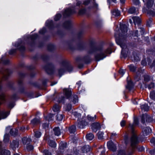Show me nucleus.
<instances>
[{
  "mask_svg": "<svg viewBox=\"0 0 155 155\" xmlns=\"http://www.w3.org/2000/svg\"><path fill=\"white\" fill-rule=\"evenodd\" d=\"M89 43L90 48L87 51L88 54H92L97 52H100L95 55V58L96 61H99L103 59L107 56V54H110L111 53V50L110 48L104 50L101 46H96L95 41L93 39H90Z\"/></svg>",
  "mask_w": 155,
  "mask_h": 155,
  "instance_id": "obj_1",
  "label": "nucleus"
},
{
  "mask_svg": "<svg viewBox=\"0 0 155 155\" xmlns=\"http://www.w3.org/2000/svg\"><path fill=\"white\" fill-rule=\"evenodd\" d=\"M73 69L72 66L68 61L63 60L61 63L60 68L58 69V74L61 77L66 71L71 72Z\"/></svg>",
  "mask_w": 155,
  "mask_h": 155,
  "instance_id": "obj_2",
  "label": "nucleus"
},
{
  "mask_svg": "<svg viewBox=\"0 0 155 155\" xmlns=\"http://www.w3.org/2000/svg\"><path fill=\"white\" fill-rule=\"evenodd\" d=\"M46 72L49 74H51L53 73L54 66L52 63H47L44 67Z\"/></svg>",
  "mask_w": 155,
  "mask_h": 155,
  "instance_id": "obj_3",
  "label": "nucleus"
},
{
  "mask_svg": "<svg viewBox=\"0 0 155 155\" xmlns=\"http://www.w3.org/2000/svg\"><path fill=\"white\" fill-rule=\"evenodd\" d=\"M76 60L77 62H82L86 63H89L91 61L90 57L88 55H85L82 57H77Z\"/></svg>",
  "mask_w": 155,
  "mask_h": 155,
  "instance_id": "obj_4",
  "label": "nucleus"
},
{
  "mask_svg": "<svg viewBox=\"0 0 155 155\" xmlns=\"http://www.w3.org/2000/svg\"><path fill=\"white\" fill-rule=\"evenodd\" d=\"M117 42L118 44L120 46V47L122 48L121 52V54H122L124 53V51H127V50H126L127 46L125 45V43L124 42V41H122V40H121L120 38V39L118 40L117 41Z\"/></svg>",
  "mask_w": 155,
  "mask_h": 155,
  "instance_id": "obj_5",
  "label": "nucleus"
},
{
  "mask_svg": "<svg viewBox=\"0 0 155 155\" xmlns=\"http://www.w3.org/2000/svg\"><path fill=\"white\" fill-rule=\"evenodd\" d=\"M145 120L146 122L148 123L150 122L153 120L152 118L146 114H143L141 118L142 123L143 124L145 122Z\"/></svg>",
  "mask_w": 155,
  "mask_h": 155,
  "instance_id": "obj_6",
  "label": "nucleus"
},
{
  "mask_svg": "<svg viewBox=\"0 0 155 155\" xmlns=\"http://www.w3.org/2000/svg\"><path fill=\"white\" fill-rule=\"evenodd\" d=\"M91 126L92 130L95 133L101 128V125L98 122L93 123L91 125Z\"/></svg>",
  "mask_w": 155,
  "mask_h": 155,
  "instance_id": "obj_7",
  "label": "nucleus"
},
{
  "mask_svg": "<svg viewBox=\"0 0 155 155\" xmlns=\"http://www.w3.org/2000/svg\"><path fill=\"white\" fill-rule=\"evenodd\" d=\"M76 11L74 10L68 8L65 10L64 12L63 13V15L64 16L66 17L72 15Z\"/></svg>",
  "mask_w": 155,
  "mask_h": 155,
  "instance_id": "obj_8",
  "label": "nucleus"
},
{
  "mask_svg": "<svg viewBox=\"0 0 155 155\" xmlns=\"http://www.w3.org/2000/svg\"><path fill=\"white\" fill-rule=\"evenodd\" d=\"M2 143L0 142V155H11V153L9 151L2 148Z\"/></svg>",
  "mask_w": 155,
  "mask_h": 155,
  "instance_id": "obj_9",
  "label": "nucleus"
},
{
  "mask_svg": "<svg viewBox=\"0 0 155 155\" xmlns=\"http://www.w3.org/2000/svg\"><path fill=\"white\" fill-rule=\"evenodd\" d=\"M19 142L18 140H14L10 143V147L14 150H15L19 146Z\"/></svg>",
  "mask_w": 155,
  "mask_h": 155,
  "instance_id": "obj_10",
  "label": "nucleus"
},
{
  "mask_svg": "<svg viewBox=\"0 0 155 155\" xmlns=\"http://www.w3.org/2000/svg\"><path fill=\"white\" fill-rule=\"evenodd\" d=\"M120 30L122 32V33L123 34V38H125V33L127 32V26L125 24H122L120 25Z\"/></svg>",
  "mask_w": 155,
  "mask_h": 155,
  "instance_id": "obj_11",
  "label": "nucleus"
},
{
  "mask_svg": "<svg viewBox=\"0 0 155 155\" xmlns=\"http://www.w3.org/2000/svg\"><path fill=\"white\" fill-rule=\"evenodd\" d=\"M108 148L111 150L114 151L116 149V147L115 144L112 141H110L107 143Z\"/></svg>",
  "mask_w": 155,
  "mask_h": 155,
  "instance_id": "obj_12",
  "label": "nucleus"
},
{
  "mask_svg": "<svg viewBox=\"0 0 155 155\" xmlns=\"http://www.w3.org/2000/svg\"><path fill=\"white\" fill-rule=\"evenodd\" d=\"M11 73V71L8 69H4L2 72V73L3 75V77L5 79L7 78L8 76Z\"/></svg>",
  "mask_w": 155,
  "mask_h": 155,
  "instance_id": "obj_13",
  "label": "nucleus"
},
{
  "mask_svg": "<svg viewBox=\"0 0 155 155\" xmlns=\"http://www.w3.org/2000/svg\"><path fill=\"white\" fill-rule=\"evenodd\" d=\"M134 84L130 79L129 78L127 79V85L126 86L127 89L130 91L134 87Z\"/></svg>",
  "mask_w": 155,
  "mask_h": 155,
  "instance_id": "obj_14",
  "label": "nucleus"
},
{
  "mask_svg": "<svg viewBox=\"0 0 155 155\" xmlns=\"http://www.w3.org/2000/svg\"><path fill=\"white\" fill-rule=\"evenodd\" d=\"M144 82L147 86L146 83L149 81H151L153 80L152 78L149 75L145 74L143 75Z\"/></svg>",
  "mask_w": 155,
  "mask_h": 155,
  "instance_id": "obj_15",
  "label": "nucleus"
},
{
  "mask_svg": "<svg viewBox=\"0 0 155 155\" xmlns=\"http://www.w3.org/2000/svg\"><path fill=\"white\" fill-rule=\"evenodd\" d=\"M22 143L24 145H27L30 144L31 140L30 138L24 137L22 138Z\"/></svg>",
  "mask_w": 155,
  "mask_h": 155,
  "instance_id": "obj_16",
  "label": "nucleus"
},
{
  "mask_svg": "<svg viewBox=\"0 0 155 155\" xmlns=\"http://www.w3.org/2000/svg\"><path fill=\"white\" fill-rule=\"evenodd\" d=\"M15 47L18 48V49L20 51H22L25 50V48L23 46L22 42L18 43L15 44Z\"/></svg>",
  "mask_w": 155,
  "mask_h": 155,
  "instance_id": "obj_17",
  "label": "nucleus"
},
{
  "mask_svg": "<svg viewBox=\"0 0 155 155\" xmlns=\"http://www.w3.org/2000/svg\"><path fill=\"white\" fill-rule=\"evenodd\" d=\"M86 125H87V123L84 120H83L78 122L77 126L79 128H83Z\"/></svg>",
  "mask_w": 155,
  "mask_h": 155,
  "instance_id": "obj_18",
  "label": "nucleus"
},
{
  "mask_svg": "<svg viewBox=\"0 0 155 155\" xmlns=\"http://www.w3.org/2000/svg\"><path fill=\"white\" fill-rule=\"evenodd\" d=\"M91 149V147L88 145H86L82 147L81 150L83 153H87L90 151Z\"/></svg>",
  "mask_w": 155,
  "mask_h": 155,
  "instance_id": "obj_19",
  "label": "nucleus"
},
{
  "mask_svg": "<svg viewBox=\"0 0 155 155\" xmlns=\"http://www.w3.org/2000/svg\"><path fill=\"white\" fill-rule=\"evenodd\" d=\"M65 95L67 98H68L71 95V91L69 89L65 88L63 90Z\"/></svg>",
  "mask_w": 155,
  "mask_h": 155,
  "instance_id": "obj_20",
  "label": "nucleus"
},
{
  "mask_svg": "<svg viewBox=\"0 0 155 155\" xmlns=\"http://www.w3.org/2000/svg\"><path fill=\"white\" fill-rule=\"evenodd\" d=\"M143 135L145 136L149 135L151 132V130L149 127H146L143 130Z\"/></svg>",
  "mask_w": 155,
  "mask_h": 155,
  "instance_id": "obj_21",
  "label": "nucleus"
},
{
  "mask_svg": "<svg viewBox=\"0 0 155 155\" xmlns=\"http://www.w3.org/2000/svg\"><path fill=\"white\" fill-rule=\"evenodd\" d=\"M132 60L134 62H137L140 60L139 57L136 52H134L133 53V56L131 58Z\"/></svg>",
  "mask_w": 155,
  "mask_h": 155,
  "instance_id": "obj_22",
  "label": "nucleus"
},
{
  "mask_svg": "<svg viewBox=\"0 0 155 155\" xmlns=\"http://www.w3.org/2000/svg\"><path fill=\"white\" fill-rule=\"evenodd\" d=\"M38 37V35L37 34H34L33 35L31 36L28 39V40H31V43H30V45L32 46L34 43V40L35 39Z\"/></svg>",
  "mask_w": 155,
  "mask_h": 155,
  "instance_id": "obj_23",
  "label": "nucleus"
},
{
  "mask_svg": "<svg viewBox=\"0 0 155 155\" xmlns=\"http://www.w3.org/2000/svg\"><path fill=\"white\" fill-rule=\"evenodd\" d=\"M71 25V22L70 20L65 21L63 24V26L66 29L69 28Z\"/></svg>",
  "mask_w": 155,
  "mask_h": 155,
  "instance_id": "obj_24",
  "label": "nucleus"
},
{
  "mask_svg": "<svg viewBox=\"0 0 155 155\" xmlns=\"http://www.w3.org/2000/svg\"><path fill=\"white\" fill-rule=\"evenodd\" d=\"M132 18L135 25L136 24H137L138 25L140 23L141 19L139 17L137 16L133 17Z\"/></svg>",
  "mask_w": 155,
  "mask_h": 155,
  "instance_id": "obj_25",
  "label": "nucleus"
},
{
  "mask_svg": "<svg viewBox=\"0 0 155 155\" xmlns=\"http://www.w3.org/2000/svg\"><path fill=\"white\" fill-rule=\"evenodd\" d=\"M141 109L142 111H147L149 110V107L147 104H144L141 105Z\"/></svg>",
  "mask_w": 155,
  "mask_h": 155,
  "instance_id": "obj_26",
  "label": "nucleus"
},
{
  "mask_svg": "<svg viewBox=\"0 0 155 155\" xmlns=\"http://www.w3.org/2000/svg\"><path fill=\"white\" fill-rule=\"evenodd\" d=\"M138 10H136L135 8L134 7H132L130 8L128 10V12L130 14L136 13L137 14L138 13Z\"/></svg>",
  "mask_w": 155,
  "mask_h": 155,
  "instance_id": "obj_27",
  "label": "nucleus"
},
{
  "mask_svg": "<svg viewBox=\"0 0 155 155\" xmlns=\"http://www.w3.org/2000/svg\"><path fill=\"white\" fill-rule=\"evenodd\" d=\"M53 130L54 131V134L55 135L58 136L60 134V130L59 127H55L53 129Z\"/></svg>",
  "mask_w": 155,
  "mask_h": 155,
  "instance_id": "obj_28",
  "label": "nucleus"
},
{
  "mask_svg": "<svg viewBox=\"0 0 155 155\" xmlns=\"http://www.w3.org/2000/svg\"><path fill=\"white\" fill-rule=\"evenodd\" d=\"M94 135L91 133L87 134L86 136V139L89 140H92L94 138Z\"/></svg>",
  "mask_w": 155,
  "mask_h": 155,
  "instance_id": "obj_29",
  "label": "nucleus"
},
{
  "mask_svg": "<svg viewBox=\"0 0 155 155\" xmlns=\"http://www.w3.org/2000/svg\"><path fill=\"white\" fill-rule=\"evenodd\" d=\"M20 78L18 80V84L19 85H21L22 84V80L21 78L24 77L25 74L24 73H20L19 74Z\"/></svg>",
  "mask_w": 155,
  "mask_h": 155,
  "instance_id": "obj_30",
  "label": "nucleus"
},
{
  "mask_svg": "<svg viewBox=\"0 0 155 155\" xmlns=\"http://www.w3.org/2000/svg\"><path fill=\"white\" fill-rule=\"evenodd\" d=\"M154 2L153 0H148L147 3V6L148 8H150L152 7Z\"/></svg>",
  "mask_w": 155,
  "mask_h": 155,
  "instance_id": "obj_31",
  "label": "nucleus"
},
{
  "mask_svg": "<svg viewBox=\"0 0 155 155\" xmlns=\"http://www.w3.org/2000/svg\"><path fill=\"white\" fill-rule=\"evenodd\" d=\"M39 122L40 120L39 119L37 118H35L31 121V124L34 126L39 124Z\"/></svg>",
  "mask_w": 155,
  "mask_h": 155,
  "instance_id": "obj_32",
  "label": "nucleus"
},
{
  "mask_svg": "<svg viewBox=\"0 0 155 155\" xmlns=\"http://www.w3.org/2000/svg\"><path fill=\"white\" fill-rule=\"evenodd\" d=\"M48 144L50 146L52 147L55 148L56 146V144L55 142L53 140H49L48 141Z\"/></svg>",
  "mask_w": 155,
  "mask_h": 155,
  "instance_id": "obj_33",
  "label": "nucleus"
},
{
  "mask_svg": "<svg viewBox=\"0 0 155 155\" xmlns=\"http://www.w3.org/2000/svg\"><path fill=\"white\" fill-rule=\"evenodd\" d=\"M67 143H66L61 142L59 144V149L60 150H64L66 147Z\"/></svg>",
  "mask_w": 155,
  "mask_h": 155,
  "instance_id": "obj_34",
  "label": "nucleus"
},
{
  "mask_svg": "<svg viewBox=\"0 0 155 155\" xmlns=\"http://www.w3.org/2000/svg\"><path fill=\"white\" fill-rule=\"evenodd\" d=\"M18 131L17 129H11L10 132V134L13 136H15L18 133Z\"/></svg>",
  "mask_w": 155,
  "mask_h": 155,
  "instance_id": "obj_35",
  "label": "nucleus"
},
{
  "mask_svg": "<svg viewBox=\"0 0 155 155\" xmlns=\"http://www.w3.org/2000/svg\"><path fill=\"white\" fill-rule=\"evenodd\" d=\"M77 48L79 50H83L84 48V46L83 43L81 42L78 44L77 45Z\"/></svg>",
  "mask_w": 155,
  "mask_h": 155,
  "instance_id": "obj_36",
  "label": "nucleus"
},
{
  "mask_svg": "<svg viewBox=\"0 0 155 155\" xmlns=\"http://www.w3.org/2000/svg\"><path fill=\"white\" fill-rule=\"evenodd\" d=\"M76 127L75 125H73L69 128V132L71 133H74L76 131Z\"/></svg>",
  "mask_w": 155,
  "mask_h": 155,
  "instance_id": "obj_37",
  "label": "nucleus"
},
{
  "mask_svg": "<svg viewBox=\"0 0 155 155\" xmlns=\"http://www.w3.org/2000/svg\"><path fill=\"white\" fill-rule=\"evenodd\" d=\"M104 133L101 131H99L97 134V137L99 140H102L104 139L103 138Z\"/></svg>",
  "mask_w": 155,
  "mask_h": 155,
  "instance_id": "obj_38",
  "label": "nucleus"
},
{
  "mask_svg": "<svg viewBox=\"0 0 155 155\" xmlns=\"http://www.w3.org/2000/svg\"><path fill=\"white\" fill-rule=\"evenodd\" d=\"M46 25L50 29H51L53 27V22L52 21H47L46 23Z\"/></svg>",
  "mask_w": 155,
  "mask_h": 155,
  "instance_id": "obj_39",
  "label": "nucleus"
},
{
  "mask_svg": "<svg viewBox=\"0 0 155 155\" xmlns=\"http://www.w3.org/2000/svg\"><path fill=\"white\" fill-rule=\"evenodd\" d=\"M143 71L141 70L140 69H138V72H137V80H138L140 79V75L139 73H143Z\"/></svg>",
  "mask_w": 155,
  "mask_h": 155,
  "instance_id": "obj_40",
  "label": "nucleus"
},
{
  "mask_svg": "<svg viewBox=\"0 0 155 155\" xmlns=\"http://www.w3.org/2000/svg\"><path fill=\"white\" fill-rule=\"evenodd\" d=\"M9 136L8 134H6L5 135L3 141L5 143H7L9 142Z\"/></svg>",
  "mask_w": 155,
  "mask_h": 155,
  "instance_id": "obj_41",
  "label": "nucleus"
},
{
  "mask_svg": "<svg viewBox=\"0 0 155 155\" xmlns=\"http://www.w3.org/2000/svg\"><path fill=\"white\" fill-rule=\"evenodd\" d=\"M60 106L57 104H55L53 108V110L54 112H57L60 110Z\"/></svg>",
  "mask_w": 155,
  "mask_h": 155,
  "instance_id": "obj_42",
  "label": "nucleus"
},
{
  "mask_svg": "<svg viewBox=\"0 0 155 155\" xmlns=\"http://www.w3.org/2000/svg\"><path fill=\"white\" fill-rule=\"evenodd\" d=\"M113 15L115 16H118L120 15V12L118 10L115 9L113 12Z\"/></svg>",
  "mask_w": 155,
  "mask_h": 155,
  "instance_id": "obj_43",
  "label": "nucleus"
},
{
  "mask_svg": "<svg viewBox=\"0 0 155 155\" xmlns=\"http://www.w3.org/2000/svg\"><path fill=\"white\" fill-rule=\"evenodd\" d=\"M63 45L64 46L71 48V43L70 41H65L63 42Z\"/></svg>",
  "mask_w": 155,
  "mask_h": 155,
  "instance_id": "obj_44",
  "label": "nucleus"
},
{
  "mask_svg": "<svg viewBox=\"0 0 155 155\" xmlns=\"http://www.w3.org/2000/svg\"><path fill=\"white\" fill-rule=\"evenodd\" d=\"M1 62L4 64H8L9 62L8 60H5L3 57L1 59Z\"/></svg>",
  "mask_w": 155,
  "mask_h": 155,
  "instance_id": "obj_45",
  "label": "nucleus"
},
{
  "mask_svg": "<svg viewBox=\"0 0 155 155\" xmlns=\"http://www.w3.org/2000/svg\"><path fill=\"white\" fill-rule=\"evenodd\" d=\"M96 115H95L93 117L90 116V115H88L87 116L88 120L91 121H94L96 119Z\"/></svg>",
  "mask_w": 155,
  "mask_h": 155,
  "instance_id": "obj_46",
  "label": "nucleus"
},
{
  "mask_svg": "<svg viewBox=\"0 0 155 155\" xmlns=\"http://www.w3.org/2000/svg\"><path fill=\"white\" fill-rule=\"evenodd\" d=\"M129 67L130 70L133 72H135L137 69L136 67L132 65H130Z\"/></svg>",
  "mask_w": 155,
  "mask_h": 155,
  "instance_id": "obj_47",
  "label": "nucleus"
},
{
  "mask_svg": "<svg viewBox=\"0 0 155 155\" xmlns=\"http://www.w3.org/2000/svg\"><path fill=\"white\" fill-rule=\"evenodd\" d=\"M54 115L51 114H49L46 117V120L49 121L52 120V117H53Z\"/></svg>",
  "mask_w": 155,
  "mask_h": 155,
  "instance_id": "obj_48",
  "label": "nucleus"
},
{
  "mask_svg": "<svg viewBox=\"0 0 155 155\" xmlns=\"http://www.w3.org/2000/svg\"><path fill=\"white\" fill-rule=\"evenodd\" d=\"M54 48V46L52 44H49L48 46V50L50 51H52Z\"/></svg>",
  "mask_w": 155,
  "mask_h": 155,
  "instance_id": "obj_49",
  "label": "nucleus"
},
{
  "mask_svg": "<svg viewBox=\"0 0 155 155\" xmlns=\"http://www.w3.org/2000/svg\"><path fill=\"white\" fill-rule=\"evenodd\" d=\"M57 119L58 121H61L63 119V117L62 114H58L56 115Z\"/></svg>",
  "mask_w": 155,
  "mask_h": 155,
  "instance_id": "obj_50",
  "label": "nucleus"
},
{
  "mask_svg": "<svg viewBox=\"0 0 155 155\" xmlns=\"http://www.w3.org/2000/svg\"><path fill=\"white\" fill-rule=\"evenodd\" d=\"M41 135V133L40 132L37 131L35 132L34 136L37 138H38L40 137Z\"/></svg>",
  "mask_w": 155,
  "mask_h": 155,
  "instance_id": "obj_51",
  "label": "nucleus"
},
{
  "mask_svg": "<svg viewBox=\"0 0 155 155\" xmlns=\"http://www.w3.org/2000/svg\"><path fill=\"white\" fill-rule=\"evenodd\" d=\"M150 97L153 100L155 99V91H153L151 92L150 93Z\"/></svg>",
  "mask_w": 155,
  "mask_h": 155,
  "instance_id": "obj_52",
  "label": "nucleus"
},
{
  "mask_svg": "<svg viewBox=\"0 0 155 155\" xmlns=\"http://www.w3.org/2000/svg\"><path fill=\"white\" fill-rule=\"evenodd\" d=\"M154 87V83L152 82H151L150 84H148L147 85V87L149 89H150L152 88H153Z\"/></svg>",
  "mask_w": 155,
  "mask_h": 155,
  "instance_id": "obj_53",
  "label": "nucleus"
},
{
  "mask_svg": "<svg viewBox=\"0 0 155 155\" xmlns=\"http://www.w3.org/2000/svg\"><path fill=\"white\" fill-rule=\"evenodd\" d=\"M84 34V32L82 30H81L79 31L77 34V37L78 38H80Z\"/></svg>",
  "mask_w": 155,
  "mask_h": 155,
  "instance_id": "obj_54",
  "label": "nucleus"
},
{
  "mask_svg": "<svg viewBox=\"0 0 155 155\" xmlns=\"http://www.w3.org/2000/svg\"><path fill=\"white\" fill-rule=\"evenodd\" d=\"M26 148L28 150H31L33 149V147L31 145H26Z\"/></svg>",
  "mask_w": 155,
  "mask_h": 155,
  "instance_id": "obj_55",
  "label": "nucleus"
},
{
  "mask_svg": "<svg viewBox=\"0 0 155 155\" xmlns=\"http://www.w3.org/2000/svg\"><path fill=\"white\" fill-rule=\"evenodd\" d=\"M49 80L46 79H43L42 80V85L44 87H45L46 85V83L48 82Z\"/></svg>",
  "mask_w": 155,
  "mask_h": 155,
  "instance_id": "obj_56",
  "label": "nucleus"
},
{
  "mask_svg": "<svg viewBox=\"0 0 155 155\" xmlns=\"http://www.w3.org/2000/svg\"><path fill=\"white\" fill-rule=\"evenodd\" d=\"M136 148L137 149L140 151H142L144 150V148L143 146H141L137 145V147L136 149Z\"/></svg>",
  "mask_w": 155,
  "mask_h": 155,
  "instance_id": "obj_57",
  "label": "nucleus"
},
{
  "mask_svg": "<svg viewBox=\"0 0 155 155\" xmlns=\"http://www.w3.org/2000/svg\"><path fill=\"white\" fill-rule=\"evenodd\" d=\"M61 17V15L60 14H57L54 18V20L55 21H57L59 20Z\"/></svg>",
  "mask_w": 155,
  "mask_h": 155,
  "instance_id": "obj_58",
  "label": "nucleus"
},
{
  "mask_svg": "<svg viewBox=\"0 0 155 155\" xmlns=\"http://www.w3.org/2000/svg\"><path fill=\"white\" fill-rule=\"evenodd\" d=\"M74 104H75L78 101V97L77 96H74L73 97V100H71Z\"/></svg>",
  "mask_w": 155,
  "mask_h": 155,
  "instance_id": "obj_59",
  "label": "nucleus"
},
{
  "mask_svg": "<svg viewBox=\"0 0 155 155\" xmlns=\"http://www.w3.org/2000/svg\"><path fill=\"white\" fill-rule=\"evenodd\" d=\"M139 31H140V33H139V35L140 34L141 35H143V34L144 33V29L143 28H141L140 27L139 29Z\"/></svg>",
  "mask_w": 155,
  "mask_h": 155,
  "instance_id": "obj_60",
  "label": "nucleus"
},
{
  "mask_svg": "<svg viewBox=\"0 0 155 155\" xmlns=\"http://www.w3.org/2000/svg\"><path fill=\"white\" fill-rule=\"evenodd\" d=\"M125 152L123 150H120L118 151L117 155H125Z\"/></svg>",
  "mask_w": 155,
  "mask_h": 155,
  "instance_id": "obj_61",
  "label": "nucleus"
},
{
  "mask_svg": "<svg viewBox=\"0 0 155 155\" xmlns=\"http://www.w3.org/2000/svg\"><path fill=\"white\" fill-rule=\"evenodd\" d=\"M85 9L84 8L81 9L79 10V15H82L85 12Z\"/></svg>",
  "mask_w": 155,
  "mask_h": 155,
  "instance_id": "obj_62",
  "label": "nucleus"
},
{
  "mask_svg": "<svg viewBox=\"0 0 155 155\" xmlns=\"http://www.w3.org/2000/svg\"><path fill=\"white\" fill-rule=\"evenodd\" d=\"M43 153H44L45 155H51V153L48 150H45L43 151Z\"/></svg>",
  "mask_w": 155,
  "mask_h": 155,
  "instance_id": "obj_63",
  "label": "nucleus"
},
{
  "mask_svg": "<svg viewBox=\"0 0 155 155\" xmlns=\"http://www.w3.org/2000/svg\"><path fill=\"white\" fill-rule=\"evenodd\" d=\"M147 14L152 16H154L155 14L154 12L152 10L148 11L147 12Z\"/></svg>",
  "mask_w": 155,
  "mask_h": 155,
  "instance_id": "obj_64",
  "label": "nucleus"
}]
</instances>
